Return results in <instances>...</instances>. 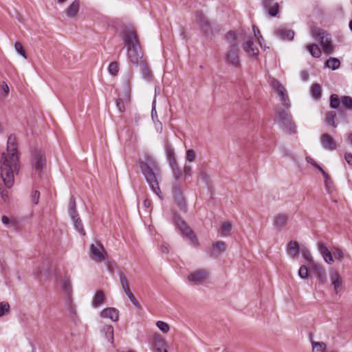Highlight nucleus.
<instances>
[{"mask_svg": "<svg viewBox=\"0 0 352 352\" xmlns=\"http://www.w3.org/2000/svg\"><path fill=\"white\" fill-rule=\"evenodd\" d=\"M122 38L127 50L128 56L131 63L138 67L142 78L149 80L152 78L146 62L142 60L143 52L138 40V36L131 28H125L122 30Z\"/></svg>", "mask_w": 352, "mask_h": 352, "instance_id": "1", "label": "nucleus"}, {"mask_svg": "<svg viewBox=\"0 0 352 352\" xmlns=\"http://www.w3.org/2000/svg\"><path fill=\"white\" fill-rule=\"evenodd\" d=\"M8 156L3 153L1 160V177L5 186L10 188L14 182V172L17 171L19 156L16 138L14 134H10L7 141Z\"/></svg>", "mask_w": 352, "mask_h": 352, "instance_id": "2", "label": "nucleus"}, {"mask_svg": "<svg viewBox=\"0 0 352 352\" xmlns=\"http://www.w3.org/2000/svg\"><path fill=\"white\" fill-rule=\"evenodd\" d=\"M138 164L151 191L162 199L163 197L159 186L160 170L155 160L149 154H145L144 160H139Z\"/></svg>", "mask_w": 352, "mask_h": 352, "instance_id": "3", "label": "nucleus"}, {"mask_svg": "<svg viewBox=\"0 0 352 352\" xmlns=\"http://www.w3.org/2000/svg\"><path fill=\"white\" fill-rule=\"evenodd\" d=\"M170 168L174 179V182L172 184V193L174 203L180 210L186 212L187 210L186 202L178 184L179 181L183 177V171L179 168L177 164L170 166Z\"/></svg>", "mask_w": 352, "mask_h": 352, "instance_id": "4", "label": "nucleus"}, {"mask_svg": "<svg viewBox=\"0 0 352 352\" xmlns=\"http://www.w3.org/2000/svg\"><path fill=\"white\" fill-rule=\"evenodd\" d=\"M171 221L182 236L187 239L193 246H197L199 245L198 240L194 232L178 214L173 213Z\"/></svg>", "mask_w": 352, "mask_h": 352, "instance_id": "5", "label": "nucleus"}, {"mask_svg": "<svg viewBox=\"0 0 352 352\" xmlns=\"http://www.w3.org/2000/svg\"><path fill=\"white\" fill-rule=\"evenodd\" d=\"M225 62L228 65L235 69L241 68V64L236 43H232L229 45L228 50L225 54Z\"/></svg>", "mask_w": 352, "mask_h": 352, "instance_id": "6", "label": "nucleus"}, {"mask_svg": "<svg viewBox=\"0 0 352 352\" xmlns=\"http://www.w3.org/2000/svg\"><path fill=\"white\" fill-rule=\"evenodd\" d=\"M277 117L280 124L285 128L289 133L296 132V126L292 120L291 114L287 113L285 110L277 111Z\"/></svg>", "mask_w": 352, "mask_h": 352, "instance_id": "7", "label": "nucleus"}, {"mask_svg": "<svg viewBox=\"0 0 352 352\" xmlns=\"http://www.w3.org/2000/svg\"><path fill=\"white\" fill-rule=\"evenodd\" d=\"M45 155L41 151H35L32 154V166L34 170L38 174L41 173L45 166Z\"/></svg>", "mask_w": 352, "mask_h": 352, "instance_id": "8", "label": "nucleus"}, {"mask_svg": "<svg viewBox=\"0 0 352 352\" xmlns=\"http://www.w3.org/2000/svg\"><path fill=\"white\" fill-rule=\"evenodd\" d=\"M273 88L278 92L281 105L285 109L290 107V102L287 95V91L283 85L278 80H274Z\"/></svg>", "mask_w": 352, "mask_h": 352, "instance_id": "9", "label": "nucleus"}, {"mask_svg": "<svg viewBox=\"0 0 352 352\" xmlns=\"http://www.w3.org/2000/svg\"><path fill=\"white\" fill-rule=\"evenodd\" d=\"M275 36L283 41H292L295 32L290 29H287L286 27H280L275 30Z\"/></svg>", "mask_w": 352, "mask_h": 352, "instance_id": "10", "label": "nucleus"}, {"mask_svg": "<svg viewBox=\"0 0 352 352\" xmlns=\"http://www.w3.org/2000/svg\"><path fill=\"white\" fill-rule=\"evenodd\" d=\"M331 284L333 287L336 294L340 293L342 290V280L340 275L336 270H333L330 274Z\"/></svg>", "mask_w": 352, "mask_h": 352, "instance_id": "11", "label": "nucleus"}, {"mask_svg": "<svg viewBox=\"0 0 352 352\" xmlns=\"http://www.w3.org/2000/svg\"><path fill=\"white\" fill-rule=\"evenodd\" d=\"M300 252L301 253V255L302 258L309 263L312 264L315 270V273L318 275H322V276H324V272L322 269L319 266H316L314 263V260L309 253V251L305 247H302L300 249Z\"/></svg>", "mask_w": 352, "mask_h": 352, "instance_id": "12", "label": "nucleus"}, {"mask_svg": "<svg viewBox=\"0 0 352 352\" xmlns=\"http://www.w3.org/2000/svg\"><path fill=\"white\" fill-rule=\"evenodd\" d=\"M89 251L91 256L94 257L98 261L104 260L105 258L103 253L104 248L100 243H97V245L92 243L89 247Z\"/></svg>", "mask_w": 352, "mask_h": 352, "instance_id": "13", "label": "nucleus"}, {"mask_svg": "<svg viewBox=\"0 0 352 352\" xmlns=\"http://www.w3.org/2000/svg\"><path fill=\"white\" fill-rule=\"evenodd\" d=\"M164 150L166 152V160L169 166L177 164L175 149L168 142H166L164 143Z\"/></svg>", "mask_w": 352, "mask_h": 352, "instance_id": "14", "label": "nucleus"}, {"mask_svg": "<svg viewBox=\"0 0 352 352\" xmlns=\"http://www.w3.org/2000/svg\"><path fill=\"white\" fill-rule=\"evenodd\" d=\"M118 310L114 307L105 308L101 311L100 316L103 318H109L113 322L118 320Z\"/></svg>", "mask_w": 352, "mask_h": 352, "instance_id": "15", "label": "nucleus"}, {"mask_svg": "<svg viewBox=\"0 0 352 352\" xmlns=\"http://www.w3.org/2000/svg\"><path fill=\"white\" fill-rule=\"evenodd\" d=\"M288 216L286 214H278L273 220L274 227L278 230H283L287 224Z\"/></svg>", "mask_w": 352, "mask_h": 352, "instance_id": "16", "label": "nucleus"}, {"mask_svg": "<svg viewBox=\"0 0 352 352\" xmlns=\"http://www.w3.org/2000/svg\"><path fill=\"white\" fill-rule=\"evenodd\" d=\"M264 8L267 10L271 16H276L279 12V5L278 3H273V0H263Z\"/></svg>", "mask_w": 352, "mask_h": 352, "instance_id": "17", "label": "nucleus"}, {"mask_svg": "<svg viewBox=\"0 0 352 352\" xmlns=\"http://www.w3.org/2000/svg\"><path fill=\"white\" fill-rule=\"evenodd\" d=\"M206 277V272L204 270H199L188 276V279L190 283L195 285H199L204 282Z\"/></svg>", "mask_w": 352, "mask_h": 352, "instance_id": "18", "label": "nucleus"}, {"mask_svg": "<svg viewBox=\"0 0 352 352\" xmlns=\"http://www.w3.org/2000/svg\"><path fill=\"white\" fill-rule=\"evenodd\" d=\"M321 145L327 150H333L336 147V142L333 138L327 133L321 135Z\"/></svg>", "mask_w": 352, "mask_h": 352, "instance_id": "19", "label": "nucleus"}, {"mask_svg": "<svg viewBox=\"0 0 352 352\" xmlns=\"http://www.w3.org/2000/svg\"><path fill=\"white\" fill-rule=\"evenodd\" d=\"M341 62L336 57L330 56L325 60L323 65L324 69H330L332 71L337 70L340 67Z\"/></svg>", "mask_w": 352, "mask_h": 352, "instance_id": "20", "label": "nucleus"}, {"mask_svg": "<svg viewBox=\"0 0 352 352\" xmlns=\"http://www.w3.org/2000/svg\"><path fill=\"white\" fill-rule=\"evenodd\" d=\"M118 274L119 276L120 283L122 285V287L125 294L127 296L128 298L129 299L130 298H131L133 296V294L131 293V292L129 289L127 278L125 276L124 274L122 271H118Z\"/></svg>", "mask_w": 352, "mask_h": 352, "instance_id": "21", "label": "nucleus"}, {"mask_svg": "<svg viewBox=\"0 0 352 352\" xmlns=\"http://www.w3.org/2000/svg\"><path fill=\"white\" fill-rule=\"evenodd\" d=\"M318 248V251L322 255L324 261L329 264H331L333 261V258L326 245L322 243H319Z\"/></svg>", "mask_w": 352, "mask_h": 352, "instance_id": "22", "label": "nucleus"}, {"mask_svg": "<svg viewBox=\"0 0 352 352\" xmlns=\"http://www.w3.org/2000/svg\"><path fill=\"white\" fill-rule=\"evenodd\" d=\"M75 230L81 235L85 236V232L83 228V224L78 214L70 215Z\"/></svg>", "mask_w": 352, "mask_h": 352, "instance_id": "23", "label": "nucleus"}, {"mask_svg": "<svg viewBox=\"0 0 352 352\" xmlns=\"http://www.w3.org/2000/svg\"><path fill=\"white\" fill-rule=\"evenodd\" d=\"M80 9V1L78 0L73 1L65 10V13L67 17H72L76 14Z\"/></svg>", "mask_w": 352, "mask_h": 352, "instance_id": "24", "label": "nucleus"}, {"mask_svg": "<svg viewBox=\"0 0 352 352\" xmlns=\"http://www.w3.org/2000/svg\"><path fill=\"white\" fill-rule=\"evenodd\" d=\"M324 124L328 127L335 129L338 127L336 122V114L333 111H329L326 114Z\"/></svg>", "mask_w": 352, "mask_h": 352, "instance_id": "25", "label": "nucleus"}, {"mask_svg": "<svg viewBox=\"0 0 352 352\" xmlns=\"http://www.w3.org/2000/svg\"><path fill=\"white\" fill-rule=\"evenodd\" d=\"M253 45L252 40L250 39L245 42L243 49L252 58H256L259 54V51L257 48H254Z\"/></svg>", "mask_w": 352, "mask_h": 352, "instance_id": "26", "label": "nucleus"}, {"mask_svg": "<svg viewBox=\"0 0 352 352\" xmlns=\"http://www.w3.org/2000/svg\"><path fill=\"white\" fill-rule=\"evenodd\" d=\"M306 49L314 58H318L322 55V50L316 44H308L306 45Z\"/></svg>", "mask_w": 352, "mask_h": 352, "instance_id": "27", "label": "nucleus"}, {"mask_svg": "<svg viewBox=\"0 0 352 352\" xmlns=\"http://www.w3.org/2000/svg\"><path fill=\"white\" fill-rule=\"evenodd\" d=\"M310 342L312 346V352H325L327 344L324 342L314 341L311 338Z\"/></svg>", "mask_w": 352, "mask_h": 352, "instance_id": "28", "label": "nucleus"}, {"mask_svg": "<svg viewBox=\"0 0 352 352\" xmlns=\"http://www.w3.org/2000/svg\"><path fill=\"white\" fill-rule=\"evenodd\" d=\"M102 332L105 334L107 341L113 344V327L111 325H104L102 328Z\"/></svg>", "mask_w": 352, "mask_h": 352, "instance_id": "29", "label": "nucleus"}, {"mask_svg": "<svg viewBox=\"0 0 352 352\" xmlns=\"http://www.w3.org/2000/svg\"><path fill=\"white\" fill-rule=\"evenodd\" d=\"M299 243L296 241H290L288 243V250L293 256H296L300 251Z\"/></svg>", "mask_w": 352, "mask_h": 352, "instance_id": "30", "label": "nucleus"}, {"mask_svg": "<svg viewBox=\"0 0 352 352\" xmlns=\"http://www.w3.org/2000/svg\"><path fill=\"white\" fill-rule=\"evenodd\" d=\"M310 92L314 99L318 100L322 96V87L319 84L315 82L312 85Z\"/></svg>", "mask_w": 352, "mask_h": 352, "instance_id": "31", "label": "nucleus"}, {"mask_svg": "<svg viewBox=\"0 0 352 352\" xmlns=\"http://www.w3.org/2000/svg\"><path fill=\"white\" fill-rule=\"evenodd\" d=\"M104 300L105 296L103 292H98L96 294L95 296L92 300V306L94 307H98L104 303Z\"/></svg>", "mask_w": 352, "mask_h": 352, "instance_id": "32", "label": "nucleus"}, {"mask_svg": "<svg viewBox=\"0 0 352 352\" xmlns=\"http://www.w3.org/2000/svg\"><path fill=\"white\" fill-rule=\"evenodd\" d=\"M153 346L157 351H162L166 348V344L160 336H156L153 338Z\"/></svg>", "mask_w": 352, "mask_h": 352, "instance_id": "33", "label": "nucleus"}, {"mask_svg": "<svg viewBox=\"0 0 352 352\" xmlns=\"http://www.w3.org/2000/svg\"><path fill=\"white\" fill-rule=\"evenodd\" d=\"M64 302L69 311L72 314H75V307L73 304L72 294H65Z\"/></svg>", "mask_w": 352, "mask_h": 352, "instance_id": "34", "label": "nucleus"}, {"mask_svg": "<svg viewBox=\"0 0 352 352\" xmlns=\"http://www.w3.org/2000/svg\"><path fill=\"white\" fill-rule=\"evenodd\" d=\"M341 98L335 94L330 96L329 106L332 109H338L341 103Z\"/></svg>", "mask_w": 352, "mask_h": 352, "instance_id": "35", "label": "nucleus"}, {"mask_svg": "<svg viewBox=\"0 0 352 352\" xmlns=\"http://www.w3.org/2000/svg\"><path fill=\"white\" fill-rule=\"evenodd\" d=\"M231 230V223L230 222H226L222 224L218 231V234L220 236H227L228 233Z\"/></svg>", "mask_w": 352, "mask_h": 352, "instance_id": "36", "label": "nucleus"}, {"mask_svg": "<svg viewBox=\"0 0 352 352\" xmlns=\"http://www.w3.org/2000/svg\"><path fill=\"white\" fill-rule=\"evenodd\" d=\"M212 247L216 252L221 254L222 252H224L226 251V244L224 241H219L213 243Z\"/></svg>", "mask_w": 352, "mask_h": 352, "instance_id": "37", "label": "nucleus"}, {"mask_svg": "<svg viewBox=\"0 0 352 352\" xmlns=\"http://www.w3.org/2000/svg\"><path fill=\"white\" fill-rule=\"evenodd\" d=\"M61 289L65 294H72V285L69 278H65L61 280Z\"/></svg>", "mask_w": 352, "mask_h": 352, "instance_id": "38", "label": "nucleus"}, {"mask_svg": "<svg viewBox=\"0 0 352 352\" xmlns=\"http://www.w3.org/2000/svg\"><path fill=\"white\" fill-rule=\"evenodd\" d=\"M196 21L201 28H206L208 26V24L205 19V16L201 12H196Z\"/></svg>", "mask_w": 352, "mask_h": 352, "instance_id": "39", "label": "nucleus"}, {"mask_svg": "<svg viewBox=\"0 0 352 352\" xmlns=\"http://www.w3.org/2000/svg\"><path fill=\"white\" fill-rule=\"evenodd\" d=\"M341 103L343 107L346 110H352V98L344 96L341 98Z\"/></svg>", "mask_w": 352, "mask_h": 352, "instance_id": "40", "label": "nucleus"}, {"mask_svg": "<svg viewBox=\"0 0 352 352\" xmlns=\"http://www.w3.org/2000/svg\"><path fill=\"white\" fill-rule=\"evenodd\" d=\"M108 72L111 76H116L119 72L118 63V62L111 63L108 67Z\"/></svg>", "mask_w": 352, "mask_h": 352, "instance_id": "41", "label": "nucleus"}, {"mask_svg": "<svg viewBox=\"0 0 352 352\" xmlns=\"http://www.w3.org/2000/svg\"><path fill=\"white\" fill-rule=\"evenodd\" d=\"M308 267L305 265H302L298 270V276L301 279H306L308 277Z\"/></svg>", "mask_w": 352, "mask_h": 352, "instance_id": "42", "label": "nucleus"}, {"mask_svg": "<svg viewBox=\"0 0 352 352\" xmlns=\"http://www.w3.org/2000/svg\"><path fill=\"white\" fill-rule=\"evenodd\" d=\"M156 326L161 331H162L164 333H168L170 330V327L168 323L162 320H158L156 322Z\"/></svg>", "mask_w": 352, "mask_h": 352, "instance_id": "43", "label": "nucleus"}, {"mask_svg": "<svg viewBox=\"0 0 352 352\" xmlns=\"http://www.w3.org/2000/svg\"><path fill=\"white\" fill-rule=\"evenodd\" d=\"M10 310V305L8 302L2 301L0 302V317L6 315Z\"/></svg>", "mask_w": 352, "mask_h": 352, "instance_id": "44", "label": "nucleus"}, {"mask_svg": "<svg viewBox=\"0 0 352 352\" xmlns=\"http://www.w3.org/2000/svg\"><path fill=\"white\" fill-rule=\"evenodd\" d=\"M78 214L76 210V204L74 196L69 199V215Z\"/></svg>", "mask_w": 352, "mask_h": 352, "instance_id": "45", "label": "nucleus"}, {"mask_svg": "<svg viewBox=\"0 0 352 352\" xmlns=\"http://www.w3.org/2000/svg\"><path fill=\"white\" fill-rule=\"evenodd\" d=\"M253 30L254 37L257 39L258 43L260 45L261 48H263V47L262 46V41H263V38L261 34L260 30L255 25L253 26Z\"/></svg>", "mask_w": 352, "mask_h": 352, "instance_id": "46", "label": "nucleus"}, {"mask_svg": "<svg viewBox=\"0 0 352 352\" xmlns=\"http://www.w3.org/2000/svg\"><path fill=\"white\" fill-rule=\"evenodd\" d=\"M40 198V192L38 190H34L31 194V201L32 204L37 205Z\"/></svg>", "mask_w": 352, "mask_h": 352, "instance_id": "47", "label": "nucleus"}, {"mask_svg": "<svg viewBox=\"0 0 352 352\" xmlns=\"http://www.w3.org/2000/svg\"><path fill=\"white\" fill-rule=\"evenodd\" d=\"M151 118H152L153 122H157V120H158L157 111H156V99H155V97L154 98V99H153V100L152 102Z\"/></svg>", "mask_w": 352, "mask_h": 352, "instance_id": "48", "label": "nucleus"}, {"mask_svg": "<svg viewBox=\"0 0 352 352\" xmlns=\"http://www.w3.org/2000/svg\"><path fill=\"white\" fill-rule=\"evenodd\" d=\"M14 49L19 54H20L23 58H26V53H25L22 45L21 44V43H19V42L15 43Z\"/></svg>", "mask_w": 352, "mask_h": 352, "instance_id": "49", "label": "nucleus"}, {"mask_svg": "<svg viewBox=\"0 0 352 352\" xmlns=\"http://www.w3.org/2000/svg\"><path fill=\"white\" fill-rule=\"evenodd\" d=\"M226 40L230 43V45L232 43H236L235 32L232 30L229 31L226 36Z\"/></svg>", "mask_w": 352, "mask_h": 352, "instance_id": "50", "label": "nucleus"}, {"mask_svg": "<svg viewBox=\"0 0 352 352\" xmlns=\"http://www.w3.org/2000/svg\"><path fill=\"white\" fill-rule=\"evenodd\" d=\"M116 107L120 113H122L125 111V103L123 99L117 98L116 100Z\"/></svg>", "mask_w": 352, "mask_h": 352, "instance_id": "51", "label": "nucleus"}, {"mask_svg": "<svg viewBox=\"0 0 352 352\" xmlns=\"http://www.w3.org/2000/svg\"><path fill=\"white\" fill-rule=\"evenodd\" d=\"M315 37L317 38V39L320 40L321 42V45L324 43V32L321 29H316L313 32Z\"/></svg>", "mask_w": 352, "mask_h": 352, "instance_id": "52", "label": "nucleus"}, {"mask_svg": "<svg viewBox=\"0 0 352 352\" xmlns=\"http://www.w3.org/2000/svg\"><path fill=\"white\" fill-rule=\"evenodd\" d=\"M195 157V152L192 149L189 148L186 151V160L188 162H192L194 161Z\"/></svg>", "mask_w": 352, "mask_h": 352, "instance_id": "53", "label": "nucleus"}, {"mask_svg": "<svg viewBox=\"0 0 352 352\" xmlns=\"http://www.w3.org/2000/svg\"><path fill=\"white\" fill-rule=\"evenodd\" d=\"M0 87H1V89L3 91V92L5 94H8L9 91H10V89H9V87L7 84L6 82L5 81H2L1 83H0Z\"/></svg>", "mask_w": 352, "mask_h": 352, "instance_id": "54", "label": "nucleus"}, {"mask_svg": "<svg viewBox=\"0 0 352 352\" xmlns=\"http://www.w3.org/2000/svg\"><path fill=\"white\" fill-rule=\"evenodd\" d=\"M129 300L133 304V305L137 308L138 309H142V306L138 302V301L136 300L134 296H133L131 298H129Z\"/></svg>", "mask_w": 352, "mask_h": 352, "instance_id": "55", "label": "nucleus"}, {"mask_svg": "<svg viewBox=\"0 0 352 352\" xmlns=\"http://www.w3.org/2000/svg\"><path fill=\"white\" fill-rule=\"evenodd\" d=\"M344 159L349 165L352 166V153H351L346 152L344 154Z\"/></svg>", "mask_w": 352, "mask_h": 352, "instance_id": "56", "label": "nucleus"}, {"mask_svg": "<svg viewBox=\"0 0 352 352\" xmlns=\"http://www.w3.org/2000/svg\"><path fill=\"white\" fill-rule=\"evenodd\" d=\"M184 179L191 175L192 168L190 166H185L184 167Z\"/></svg>", "mask_w": 352, "mask_h": 352, "instance_id": "57", "label": "nucleus"}, {"mask_svg": "<svg viewBox=\"0 0 352 352\" xmlns=\"http://www.w3.org/2000/svg\"><path fill=\"white\" fill-rule=\"evenodd\" d=\"M124 91H125L126 97L127 98V99H129L130 97L131 88H130V85H129V83L128 81L125 82Z\"/></svg>", "mask_w": 352, "mask_h": 352, "instance_id": "58", "label": "nucleus"}, {"mask_svg": "<svg viewBox=\"0 0 352 352\" xmlns=\"http://www.w3.org/2000/svg\"><path fill=\"white\" fill-rule=\"evenodd\" d=\"M314 168H317L322 174V176L324 177H326L327 179H328V174L326 173V171L323 169V168L320 165H319L317 163V164L314 166Z\"/></svg>", "mask_w": 352, "mask_h": 352, "instance_id": "59", "label": "nucleus"}, {"mask_svg": "<svg viewBox=\"0 0 352 352\" xmlns=\"http://www.w3.org/2000/svg\"><path fill=\"white\" fill-rule=\"evenodd\" d=\"M314 168H317L322 174V176L324 177H326L327 179H328V174L326 173V171L323 169V168L320 165H319L317 163V164L314 166Z\"/></svg>", "mask_w": 352, "mask_h": 352, "instance_id": "60", "label": "nucleus"}, {"mask_svg": "<svg viewBox=\"0 0 352 352\" xmlns=\"http://www.w3.org/2000/svg\"><path fill=\"white\" fill-rule=\"evenodd\" d=\"M314 168H317L322 174V176L324 177H326L327 179H328V174L326 173V171L323 169V168L320 165H319L317 163V164L314 166Z\"/></svg>", "mask_w": 352, "mask_h": 352, "instance_id": "61", "label": "nucleus"}, {"mask_svg": "<svg viewBox=\"0 0 352 352\" xmlns=\"http://www.w3.org/2000/svg\"><path fill=\"white\" fill-rule=\"evenodd\" d=\"M314 168H317L322 174V176L324 177H326L327 179H328V174L326 173V171L323 169V168L320 165H319L317 163V164L314 166Z\"/></svg>", "mask_w": 352, "mask_h": 352, "instance_id": "62", "label": "nucleus"}, {"mask_svg": "<svg viewBox=\"0 0 352 352\" xmlns=\"http://www.w3.org/2000/svg\"><path fill=\"white\" fill-rule=\"evenodd\" d=\"M160 250L162 253L168 254L169 252V246L166 243L161 245Z\"/></svg>", "mask_w": 352, "mask_h": 352, "instance_id": "63", "label": "nucleus"}, {"mask_svg": "<svg viewBox=\"0 0 352 352\" xmlns=\"http://www.w3.org/2000/svg\"><path fill=\"white\" fill-rule=\"evenodd\" d=\"M154 123H155V129H156L157 132L162 133V122L160 121H159V120H157V122H155Z\"/></svg>", "mask_w": 352, "mask_h": 352, "instance_id": "64", "label": "nucleus"}]
</instances>
